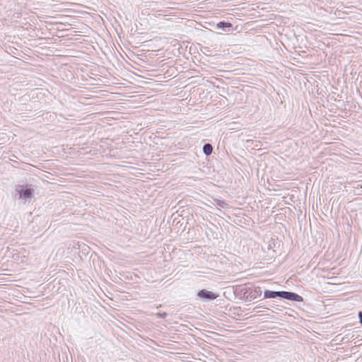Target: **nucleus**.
<instances>
[{
  "instance_id": "9",
  "label": "nucleus",
  "mask_w": 362,
  "mask_h": 362,
  "mask_svg": "<svg viewBox=\"0 0 362 362\" xmlns=\"http://www.w3.org/2000/svg\"><path fill=\"white\" fill-rule=\"evenodd\" d=\"M167 315H168V314L165 312L158 313L156 314V316L158 318H165L167 317Z\"/></svg>"
},
{
  "instance_id": "10",
  "label": "nucleus",
  "mask_w": 362,
  "mask_h": 362,
  "mask_svg": "<svg viewBox=\"0 0 362 362\" xmlns=\"http://www.w3.org/2000/svg\"><path fill=\"white\" fill-rule=\"evenodd\" d=\"M359 322L362 325V311L358 313Z\"/></svg>"
},
{
  "instance_id": "11",
  "label": "nucleus",
  "mask_w": 362,
  "mask_h": 362,
  "mask_svg": "<svg viewBox=\"0 0 362 362\" xmlns=\"http://www.w3.org/2000/svg\"><path fill=\"white\" fill-rule=\"evenodd\" d=\"M59 25H71L72 24L69 23V24H59Z\"/></svg>"
},
{
  "instance_id": "6",
  "label": "nucleus",
  "mask_w": 362,
  "mask_h": 362,
  "mask_svg": "<svg viewBox=\"0 0 362 362\" xmlns=\"http://www.w3.org/2000/svg\"><path fill=\"white\" fill-rule=\"evenodd\" d=\"M78 31L75 30L74 28H62L59 29V28H57V32L56 33V35L59 37H62L64 36H70V35H76V33Z\"/></svg>"
},
{
  "instance_id": "1",
  "label": "nucleus",
  "mask_w": 362,
  "mask_h": 362,
  "mask_svg": "<svg viewBox=\"0 0 362 362\" xmlns=\"http://www.w3.org/2000/svg\"><path fill=\"white\" fill-rule=\"evenodd\" d=\"M264 298H280L291 301H296V302H302L303 300V298L301 296L298 295L296 293L291 292V291H270V290H265L264 291Z\"/></svg>"
},
{
  "instance_id": "5",
  "label": "nucleus",
  "mask_w": 362,
  "mask_h": 362,
  "mask_svg": "<svg viewBox=\"0 0 362 362\" xmlns=\"http://www.w3.org/2000/svg\"><path fill=\"white\" fill-rule=\"evenodd\" d=\"M197 296L204 300H213L218 297V294L206 289H202L197 293Z\"/></svg>"
},
{
  "instance_id": "3",
  "label": "nucleus",
  "mask_w": 362,
  "mask_h": 362,
  "mask_svg": "<svg viewBox=\"0 0 362 362\" xmlns=\"http://www.w3.org/2000/svg\"><path fill=\"white\" fill-rule=\"evenodd\" d=\"M211 27L218 30L217 33L222 34L223 33H229L233 31L240 32L242 30V27L239 29V26L236 25L235 27L234 24H209Z\"/></svg>"
},
{
  "instance_id": "4",
  "label": "nucleus",
  "mask_w": 362,
  "mask_h": 362,
  "mask_svg": "<svg viewBox=\"0 0 362 362\" xmlns=\"http://www.w3.org/2000/svg\"><path fill=\"white\" fill-rule=\"evenodd\" d=\"M118 27L122 32H127L130 36L135 35H142L144 32H139L137 24H117L115 28L116 30H118Z\"/></svg>"
},
{
  "instance_id": "7",
  "label": "nucleus",
  "mask_w": 362,
  "mask_h": 362,
  "mask_svg": "<svg viewBox=\"0 0 362 362\" xmlns=\"http://www.w3.org/2000/svg\"><path fill=\"white\" fill-rule=\"evenodd\" d=\"M203 152L206 156H210L213 152V147L210 144H205L203 146Z\"/></svg>"
},
{
  "instance_id": "2",
  "label": "nucleus",
  "mask_w": 362,
  "mask_h": 362,
  "mask_svg": "<svg viewBox=\"0 0 362 362\" xmlns=\"http://www.w3.org/2000/svg\"><path fill=\"white\" fill-rule=\"evenodd\" d=\"M16 190L19 194V198L25 201L30 200L34 194V187L32 185H18Z\"/></svg>"
},
{
  "instance_id": "8",
  "label": "nucleus",
  "mask_w": 362,
  "mask_h": 362,
  "mask_svg": "<svg viewBox=\"0 0 362 362\" xmlns=\"http://www.w3.org/2000/svg\"><path fill=\"white\" fill-rule=\"evenodd\" d=\"M216 204L217 206L223 209L226 208L228 206L227 202H226L224 200H216Z\"/></svg>"
}]
</instances>
